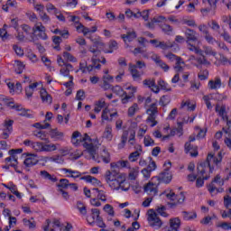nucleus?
I'll use <instances>...</instances> for the list:
<instances>
[{
	"instance_id": "nucleus-63",
	"label": "nucleus",
	"mask_w": 231,
	"mask_h": 231,
	"mask_svg": "<svg viewBox=\"0 0 231 231\" xmlns=\"http://www.w3.org/2000/svg\"><path fill=\"white\" fill-rule=\"evenodd\" d=\"M39 15H40V18L42 21V23H44V24H48V23H50V21H51V19L50 18L48 14H46L45 12L40 13Z\"/></svg>"
},
{
	"instance_id": "nucleus-24",
	"label": "nucleus",
	"mask_w": 231,
	"mask_h": 231,
	"mask_svg": "<svg viewBox=\"0 0 231 231\" xmlns=\"http://www.w3.org/2000/svg\"><path fill=\"white\" fill-rule=\"evenodd\" d=\"M197 171H198V177L196 180V187L198 189H200V187H203V162H199L197 165Z\"/></svg>"
},
{
	"instance_id": "nucleus-1",
	"label": "nucleus",
	"mask_w": 231,
	"mask_h": 231,
	"mask_svg": "<svg viewBox=\"0 0 231 231\" xmlns=\"http://www.w3.org/2000/svg\"><path fill=\"white\" fill-rule=\"evenodd\" d=\"M128 143L129 147H134V152H131L128 156L130 162H134L140 158L142 154V145L136 143V131L133 128H128L127 130L123 131L121 135L120 143L117 144V149H124Z\"/></svg>"
},
{
	"instance_id": "nucleus-25",
	"label": "nucleus",
	"mask_w": 231,
	"mask_h": 231,
	"mask_svg": "<svg viewBox=\"0 0 231 231\" xmlns=\"http://www.w3.org/2000/svg\"><path fill=\"white\" fill-rule=\"evenodd\" d=\"M225 3V0H203V4L205 5L206 8L203 9V12H210V10H216L217 3Z\"/></svg>"
},
{
	"instance_id": "nucleus-29",
	"label": "nucleus",
	"mask_w": 231,
	"mask_h": 231,
	"mask_svg": "<svg viewBox=\"0 0 231 231\" xmlns=\"http://www.w3.org/2000/svg\"><path fill=\"white\" fill-rule=\"evenodd\" d=\"M61 171L64 174H66L67 178H73L74 180H77V178H80V176H82V173L79 171L67 168H63Z\"/></svg>"
},
{
	"instance_id": "nucleus-35",
	"label": "nucleus",
	"mask_w": 231,
	"mask_h": 231,
	"mask_svg": "<svg viewBox=\"0 0 231 231\" xmlns=\"http://www.w3.org/2000/svg\"><path fill=\"white\" fill-rule=\"evenodd\" d=\"M40 176L42 178V180H48L49 181H51L52 183H57L58 180L55 175L50 174L47 171L43 170L40 171Z\"/></svg>"
},
{
	"instance_id": "nucleus-58",
	"label": "nucleus",
	"mask_w": 231,
	"mask_h": 231,
	"mask_svg": "<svg viewBox=\"0 0 231 231\" xmlns=\"http://www.w3.org/2000/svg\"><path fill=\"white\" fill-rule=\"evenodd\" d=\"M77 208L80 212V214H82L83 216H86L88 214V209L86 208V206L84 205V203L79 201L77 203Z\"/></svg>"
},
{
	"instance_id": "nucleus-19",
	"label": "nucleus",
	"mask_w": 231,
	"mask_h": 231,
	"mask_svg": "<svg viewBox=\"0 0 231 231\" xmlns=\"http://www.w3.org/2000/svg\"><path fill=\"white\" fill-rule=\"evenodd\" d=\"M143 190L149 196H156V194H158V185L152 181H149L144 185Z\"/></svg>"
},
{
	"instance_id": "nucleus-26",
	"label": "nucleus",
	"mask_w": 231,
	"mask_h": 231,
	"mask_svg": "<svg viewBox=\"0 0 231 231\" xmlns=\"http://www.w3.org/2000/svg\"><path fill=\"white\" fill-rule=\"evenodd\" d=\"M50 136L54 142H62L64 140V133L54 128L50 131Z\"/></svg>"
},
{
	"instance_id": "nucleus-2",
	"label": "nucleus",
	"mask_w": 231,
	"mask_h": 231,
	"mask_svg": "<svg viewBox=\"0 0 231 231\" xmlns=\"http://www.w3.org/2000/svg\"><path fill=\"white\" fill-rule=\"evenodd\" d=\"M185 33L189 46L188 50L196 53V56H190V60H192L193 66H196V68L201 69L203 68V51L195 44H192V42H198L199 35L196 33V32H194V30L191 29H186Z\"/></svg>"
},
{
	"instance_id": "nucleus-6",
	"label": "nucleus",
	"mask_w": 231,
	"mask_h": 231,
	"mask_svg": "<svg viewBox=\"0 0 231 231\" xmlns=\"http://www.w3.org/2000/svg\"><path fill=\"white\" fill-rule=\"evenodd\" d=\"M101 143L98 138H93L89 137L88 140L85 141L83 143V147L88 151V154L91 156L92 160L97 162V163H100V160L96 158L97 155V149L100 147Z\"/></svg>"
},
{
	"instance_id": "nucleus-45",
	"label": "nucleus",
	"mask_w": 231,
	"mask_h": 231,
	"mask_svg": "<svg viewBox=\"0 0 231 231\" xmlns=\"http://www.w3.org/2000/svg\"><path fill=\"white\" fill-rule=\"evenodd\" d=\"M32 136H35L36 138H39V140L46 142V136H48V133L42 130H36L32 132Z\"/></svg>"
},
{
	"instance_id": "nucleus-56",
	"label": "nucleus",
	"mask_w": 231,
	"mask_h": 231,
	"mask_svg": "<svg viewBox=\"0 0 231 231\" xmlns=\"http://www.w3.org/2000/svg\"><path fill=\"white\" fill-rule=\"evenodd\" d=\"M173 46H174V43L159 42L158 45H155V48H161V50H168V48H172Z\"/></svg>"
},
{
	"instance_id": "nucleus-4",
	"label": "nucleus",
	"mask_w": 231,
	"mask_h": 231,
	"mask_svg": "<svg viewBox=\"0 0 231 231\" xmlns=\"http://www.w3.org/2000/svg\"><path fill=\"white\" fill-rule=\"evenodd\" d=\"M223 162V154L220 152L217 153V157H216V153L211 152L208 154L206 162H204V170L203 173L206 174V171H208V175H204L203 180H208L210 178V174L214 172V165H219Z\"/></svg>"
},
{
	"instance_id": "nucleus-49",
	"label": "nucleus",
	"mask_w": 231,
	"mask_h": 231,
	"mask_svg": "<svg viewBox=\"0 0 231 231\" xmlns=\"http://www.w3.org/2000/svg\"><path fill=\"white\" fill-rule=\"evenodd\" d=\"M144 147H154V139L151 135H145L143 138Z\"/></svg>"
},
{
	"instance_id": "nucleus-61",
	"label": "nucleus",
	"mask_w": 231,
	"mask_h": 231,
	"mask_svg": "<svg viewBox=\"0 0 231 231\" xmlns=\"http://www.w3.org/2000/svg\"><path fill=\"white\" fill-rule=\"evenodd\" d=\"M204 38L207 41V42H208V44H214L216 39H214V37L211 36L210 32H208V31H204Z\"/></svg>"
},
{
	"instance_id": "nucleus-64",
	"label": "nucleus",
	"mask_w": 231,
	"mask_h": 231,
	"mask_svg": "<svg viewBox=\"0 0 231 231\" xmlns=\"http://www.w3.org/2000/svg\"><path fill=\"white\" fill-rule=\"evenodd\" d=\"M224 207L227 209H231V197L229 195L224 197Z\"/></svg>"
},
{
	"instance_id": "nucleus-3",
	"label": "nucleus",
	"mask_w": 231,
	"mask_h": 231,
	"mask_svg": "<svg viewBox=\"0 0 231 231\" xmlns=\"http://www.w3.org/2000/svg\"><path fill=\"white\" fill-rule=\"evenodd\" d=\"M25 147H31L36 152H54L60 146V143H46L42 142H33L30 139L23 141Z\"/></svg>"
},
{
	"instance_id": "nucleus-36",
	"label": "nucleus",
	"mask_w": 231,
	"mask_h": 231,
	"mask_svg": "<svg viewBox=\"0 0 231 231\" xmlns=\"http://www.w3.org/2000/svg\"><path fill=\"white\" fill-rule=\"evenodd\" d=\"M38 86L39 82H34L25 88V96L27 97V98H32V97H33V92L35 91V89H37Z\"/></svg>"
},
{
	"instance_id": "nucleus-38",
	"label": "nucleus",
	"mask_w": 231,
	"mask_h": 231,
	"mask_svg": "<svg viewBox=\"0 0 231 231\" xmlns=\"http://www.w3.org/2000/svg\"><path fill=\"white\" fill-rule=\"evenodd\" d=\"M103 138L107 142H111L113 140V127L111 125H106L105 131L103 133Z\"/></svg>"
},
{
	"instance_id": "nucleus-15",
	"label": "nucleus",
	"mask_w": 231,
	"mask_h": 231,
	"mask_svg": "<svg viewBox=\"0 0 231 231\" xmlns=\"http://www.w3.org/2000/svg\"><path fill=\"white\" fill-rule=\"evenodd\" d=\"M88 140H89V135H88V134H85L84 136H82L78 131H76L72 134L71 143L79 146L82 143V142L86 143Z\"/></svg>"
},
{
	"instance_id": "nucleus-43",
	"label": "nucleus",
	"mask_w": 231,
	"mask_h": 231,
	"mask_svg": "<svg viewBox=\"0 0 231 231\" xmlns=\"http://www.w3.org/2000/svg\"><path fill=\"white\" fill-rule=\"evenodd\" d=\"M185 61H183V60L181 59H177V61L174 66L175 71H177V73H181L182 71H185Z\"/></svg>"
},
{
	"instance_id": "nucleus-8",
	"label": "nucleus",
	"mask_w": 231,
	"mask_h": 231,
	"mask_svg": "<svg viewBox=\"0 0 231 231\" xmlns=\"http://www.w3.org/2000/svg\"><path fill=\"white\" fill-rule=\"evenodd\" d=\"M223 185H225V180L221 179L220 175H217L211 183L208 186V190L211 193V196H214V194H219L224 192L225 189L223 188L217 187H223Z\"/></svg>"
},
{
	"instance_id": "nucleus-53",
	"label": "nucleus",
	"mask_w": 231,
	"mask_h": 231,
	"mask_svg": "<svg viewBox=\"0 0 231 231\" xmlns=\"http://www.w3.org/2000/svg\"><path fill=\"white\" fill-rule=\"evenodd\" d=\"M18 115L19 116H25V118H33V114H32V110L26 108H23Z\"/></svg>"
},
{
	"instance_id": "nucleus-62",
	"label": "nucleus",
	"mask_w": 231,
	"mask_h": 231,
	"mask_svg": "<svg viewBox=\"0 0 231 231\" xmlns=\"http://www.w3.org/2000/svg\"><path fill=\"white\" fill-rule=\"evenodd\" d=\"M204 53L208 57H216V55H217V52L212 50L211 47H204Z\"/></svg>"
},
{
	"instance_id": "nucleus-23",
	"label": "nucleus",
	"mask_w": 231,
	"mask_h": 231,
	"mask_svg": "<svg viewBox=\"0 0 231 231\" xmlns=\"http://www.w3.org/2000/svg\"><path fill=\"white\" fill-rule=\"evenodd\" d=\"M98 217H100V209L92 208L91 213L87 217V221L88 225H91L93 226V225H95V222L97 219H98Z\"/></svg>"
},
{
	"instance_id": "nucleus-50",
	"label": "nucleus",
	"mask_w": 231,
	"mask_h": 231,
	"mask_svg": "<svg viewBox=\"0 0 231 231\" xmlns=\"http://www.w3.org/2000/svg\"><path fill=\"white\" fill-rule=\"evenodd\" d=\"M182 216L185 219V221H192V219H196V217H198V215L194 212H187L184 211L182 213Z\"/></svg>"
},
{
	"instance_id": "nucleus-59",
	"label": "nucleus",
	"mask_w": 231,
	"mask_h": 231,
	"mask_svg": "<svg viewBox=\"0 0 231 231\" xmlns=\"http://www.w3.org/2000/svg\"><path fill=\"white\" fill-rule=\"evenodd\" d=\"M170 103L171 97H169V96H162L159 101L160 106H162L163 107H165V106H169Z\"/></svg>"
},
{
	"instance_id": "nucleus-11",
	"label": "nucleus",
	"mask_w": 231,
	"mask_h": 231,
	"mask_svg": "<svg viewBox=\"0 0 231 231\" xmlns=\"http://www.w3.org/2000/svg\"><path fill=\"white\" fill-rule=\"evenodd\" d=\"M118 116V112L116 110L113 111L109 109L108 106H106L102 110L101 120L102 122H113V118H116Z\"/></svg>"
},
{
	"instance_id": "nucleus-21",
	"label": "nucleus",
	"mask_w": 231,
	"mask_h": 231,
	"mask_svg": "<svg viewBox=\"0 0 231 231\" xmlns=\"http://www.w3.org/2000/svg\"><path fill=\"white\" fill-rule=\"evenodd\" d=\"M184 152L186 154H190V156H192V158H196V156H198V147L192 145V143L190 142H186L184 144Z\"/></svg>"
},
{
	"instance_id": "nucleus-34",
	"label": "nucleus",
	"mask_w": 231,
	"mask_h": 231,
	"mask_svg": "<svg viewBox=\"0 0 231 231\" xmlns=\"http://www.w3.org/2000/svg\"><path fill=\"white\" fill-rule=\"evenodd\" d=\"M215 111L218 114L219 116H221L222 120H225L228 116L226 114V106L225 105L219 106V104H217Z\"/></svg>"
},
{
	"instance_id": "nucleus-40",
	"label": "nucleus",
	"mask_w": 231,
	"mask_h": 231,
	"mask_svg": "<svg viewBox=\"0 0 231 231\" xmlns=\"http://www.w3.org/2000/svg\"><path fill=\"white\" fill-rule=\"evenodd\" d=\"M92 192H97V198L99 199V201H102L103 203L107 201V194H106V191L95 188L92 189Z\"/></svg>"
},
{
	"instance_id": "nucleus-55",
	"label": "nucleus",
	"mask_w": 231,
	"mask_h": 231,
	"mask_svg": "<svg viewBox=\"0 0 231 231\" xmlns=\"http://www.w3.org/2000/svg\"><path fill=\"white\" fill-rule=\"evenodd\" d=\"M146 122L150 127H154L158 125V121H156V116H149L146 119Z\"/></svg>"
},
{
	"instance_id": "nucleus-27",
	"label": "nucleus",
	"mask_w": 231,
	"mask_h": 231,
	"mask_svg": "<svg viewBox=\"0 0 231 231\" xmlns=\"http://www.w3.org/2000/svg\"><path fill=\"white\" fill-rule=\"evenodd\" d=\"M107 107V104L106 103L105 98H100L94 103V113H100L102 109H106Z\"/></svg>"
},
{
	"instance_id": "nucleus-57",
	"label": "nucleus",
	"mask_w": 231,
	"mask_h": 231,
	"mask_svg": "<svg viewBox=\"0 0 231 231\" xmlns=\"http://www.w3.org/2000/svg\"><path fill=\"white\" fill-rule=\"evenodd\" d=\"M9 190L12 192V194H14V196H16V198H19V199H21V193L19 191H17V186L16 185L10 182Z\"/></svg>"
},
{
	"instance_id": "nucleus-31",
	"label": "nucleus",
	"mask_w": 231,
	"mask_h": 231,
	"mask_svg": "<svg viewBox=\"0 0 231 231\" xmlns=\"http://www.w3.org/2000/svg\"><path fill=\"white\" fill-rule=\"evenodd\" d=\"M129 71L133 77L134 80H140L142 78V73L138 71V69H136V65L133 63H129Z\"/></svg>"
},
{
	"instance_id": "nucleus-47",
	"label": "nucleus",
	"mask_w": 231,
	"mask_h": 231,
	"mask_svg": "<svg viewBox=\"0 0 231 231\" xmlns=\"http://www.w3.org/2000/svg\"><path fill=\"white\" fill-rule=\"evenodd\" d=\"M52 33L55 35H60L63 39H69V30H60V29H55L52 31Z\"/></svg>"
},
{
	"instance_id": "nucleus-20",
	"label": "nucleus",
	"mask_w": 231,
	"mask_h": 231,
	"mask_svg": "<svg viewBox=\"0 0 231 231\" xmlns=\"http://www.w3.org/2000/svg\"><path fill=\"white\" fill-rule=\"evenodd\" d=\"M151 59H152V60H153V62H155L156 66L161 68V69H163V71H169V69H171L169 65H167V63L163 62V60H162V58L160 56H158L157 54H152L151 56Z\"/></svg>"
},
{
	"instance_id": "nucleus-18",
	"label": "nucleus",
	"mask_w": 231,
	"mask_h": 231,
	"mask_svg": "<svg viewBox=\"0 0 231 231\" xmlns=\"http://www.w3.org/2000/svg\"><path fill=\"white\" fill-rule=\"evenodd\" d=\"M21 152H23V149H12L9 151V157L6 158V162L10 163V162H12V165H17L18 162V158H17V154H21Z\"/></svg>"
},
{
	"instance_id": "nucleus-48",
	"label": "nucleus",
	"mask_w": 231,
	"mask_h": 231,
	"mask_svg": "<svg viewBox=\"0 0 231 231\" xmlns=\"http://www.w3.org/2000/svg\"><path fill=\"white\" fill-rule=\"evenodd\" d=\"M116 50H118V42L112 40L108 43V50L106 51V53H113V51H116Z\"/></svg>"
},
{
	"instance_id": "nucleus-30",
	"label": "nucleus",
	"mask_w": 231,
	"mask_h": 231,
	"mask_svg": "<svg viewBox=\"0 0 231 231\" xmlns=\"http://www.w3.org/2000/svg\"><path fill=\"white\" fill-rule=\"evenodd\" d=\"M172 180V174H171V171H163L158 176V180L160 183H171Z\"/></svg>"
},
{
	"instance_id": "nucleus-41",
	"label": "nucleus",
	"mask_w": 231,
	"mask_h": 231,
	"mask_svg": "<svg viewBox=\"0 0 231 231\" xmlns=\"http://www.w3.org/2000/svg\"><path fill=\"white\" fill-rule=\"evenodd\" d=\"M146 113L149 116L158 115V103L148 105V106H146Z\"/></svg>"
},
{
	"instance_id": "nucleus-22",
	"label": "nucleus",
	"mask_w": 231,
	"mask_h": 231,
	"mask_svg": "<svg viewBox=\"0 0 231 231\" xmlns=\"http://www.w3.org/2000/svg\"><path fill=\"white\" fill-rule=\"evenodd\" d=\"M39 163V159H37V154H28L23 162L25 167L30 168L37 165Z\"/></svg>"
},
{
	"instance_id": "nucleus-16",
	"label": "nucleus",
	"mask_w": 231,
	"mask_h": 231,
	"mask_svg": "<svg viewBox=\"0 0 231 231\" xmlns=\"http://www.w3.org/2000/svg\"><path fill=\"white\" fill-rule=\"evenodd\" d=\"M76 30L79 32V33H83L85 37H91L89 33H96V32L98 30V27L93 26L91 29L84 26L82 23H79V25H76Z\"/></svg>"
},
{
	"instance_id": "nucleus-17",
	"label": "nucleus",
	"mask_w": 231,
	"mask_h": 231,
	"mask_svg": "<svg viewBox=\"0 0 231 231\" xmlns=\"http://www.w3.org/2000/svg\"><path fill=\"white\" fill-rule=\"evenodd\" d=\"M181 225V220L179 217L171 218L169 225L164 226L163 231H178Z\"/></svg>"
},
{
	"instance_id": "nucleus-10",
	"label": "nucleus",
	"mask_w": 231,
	"mask_h": 231,
	"mask_svg": "<svg viewBox=\"0 0 231 231\" xmlns=\"http://www.w3.org/2000/svg\"><path fill=\"white\" fill-rule=\"evenodd\" d=\"M162 196H165L167 199L172 201V205L181 204L183 203V201H185V195H183V193L176 195L174 192L170 190V192L165 191L164 193H162Z\"/></svg>"
},
{
	"instance_id": "nucleus-14",
	"label": "nucleus",
	"mask_w": 231,
	"mask_h": 231,
	"mask_svg": "<svg viewBox=\"0 0 231 231\" xmlns=\"http://www.w3.org/2000/svg\"><path fill=\"white\" fill-rule=\"evenodd\" d=\"M113 93L122 97V104H127L131 100V96L127 95V92L124 91L122 87L116 85L111 88Z\"/></svg>"
},
{
	"instance_id": "nucleus-60",
	"label": "nucleus",
	"mask_w": 231,
	"mask_h": 231,
	"mask_svg": "<svg viewBox=\"0 0 231 231\" xmlns=\"http://www.w3.org/2000/svg\"><path fill=\"white\" fill-rule=\"evenodd\" d=\"M58 187L59 189H68V187H69V180L68 179L60 180Z\"/></svg>"
},
{
	"instance_id": "nucleus-52",
	"label": "nucleus",
	"mask_w": 231,
	"mask_h": 231,
	"mask_svg": "<svg viewBox=\"0 0 231 231\" xmlns=\"http://www.w3.org/2000/svg\"><path fill=\"white\" fill-rule=\"evenodd\" d=\"M100 158L104 163H109V162H111V155H109V152H107V150L102 151Z\"/></svg>"
},
{
	"instance_id": "nucleus-5",
	"label": "nucleus",
	"mask_w": 231,
	"mask_h": 231,
	"mask_svg": "<svg viewBox=\"0 0 231 231\" xmlns=\"http://www.w3.org/2000/svg\"><path fill=\"white\" fill-rule=\"evenodd\" d=\"M89 51L94 55L91 60L92 64L88 66L86 61L80 62L79 69L82 73H91L94 69H100V68H102V65H100V59H97V57L100 55V51L90 47Z\"/></svg>"
},
{
	"instance_id": "nucleus-39",
	"label": "nucleus",
	"mask_w": 231,
	"mask_h": 231,
	"mask_svg": "<svg viewBox=\"0 0 231 231\" xmlns=\"http://www.w3.org/2000/svg\"><path fill=\"white\" fill-rule=\"evenodd\" d=\"M121 38L125 42H133V40L136 39V32H127L126 34H122Z\"/></svg>"
},
{
	"instance_id": "nucleus-32",
	"label": "nucleus",
	"mask_w": 231,
	"mask_h": 231,
	"mask_svg": "<svg viewBox=\"0 0 231 231\" xmlns=\"http://www.w3.org/2000/svg\"><path fill=\"white\" fill-rule=\"evenodd\" d=\"M118 176H124V173H118L116 171H107L105 175V180L106 183H111V181L118 179Z\"/></svg>"
},
{
	"instance_id": "nucleus-44",
	"label": "nucleus",
	"mask_w": 231,
	"mask_h": 231,
	"mask_svg": "<svg viewBox=\"0 0 231 231\" xmlns=\"http://www.w3.org/2000/svg\"><path fill=\"white\" fill-rule=\"evenodd\" d=\"M80 180L87 181V183H92V185H100V180L91 175L80 177Z\"/></svg>"
},
{
	"instance_id": "nucleus-42",
	"label": "nucleus",
	"mask_w": 231,
	"mask_h": 231,
	"mask_svg": "<svg viewBox=\"0 0 231 231\" xmlns=\"http://www.w3.org/2000/svg\"><path fill=\"white\" fill-rule=\"evenodd\" d=\"M180 109H186L187 111H194L196 109V104L190 103V100L182 101L180 104Z\"/></svg>"
},
{
	"instance_id": "nucleus-54",
	"label": "nucleus",
	"mask_w": 231,
	"mask_h": 231,
	"mask_svg": "<svg viewBox=\"0 0 231 231\" xmlns=\"http://www.w3.org/2000/svg\"><path fill=\"white\" fill-rule=\"evenodd\" d=\"M139 109L140 107L138 106V104L134 103L132 106L128 108V116H134Z\"/></svg>"
},
{
	"instance_id": "nucleus-46",
	"label": "nucleus",
	"mask_w": 231,
	"mask_h": 231,
	"mask_svg": "<svg viewBox=\"0 0 231 231\" xmlns=\"http://www.w3.org/2000/svg\"><path fill=\"white\" fill-rule=\"evenodd\" d=\"M54 15H55L56 19H58V21H60V23H66L65 15H69V13H68L66 11L61 12L60 10H58Z\"/></svg>"
},
{
	"instance_id": "nucleus-13",
	"label": "nucleus",
	"mask_w": 231,
	"mask_h": 231,
	"mask_svg": "<svg viewBox=\"0 0 231 231\" xmlns=\"http://www.w3.org/2000/svg\"><path fill=\"white\" fill-rule=\"evenodd\" d=\"M32 32L33 33L38 32L37 36L42 41H46L48 39V34H46V27H44L41 22H38L34 24L32 27Z\"/></svg>"
},
{
	"instance_id": "nucleus-9",
	"label": "nucleus",
	"mask_w": 231,
	"mask_h": 231,
	"mask_svg": "<svg viewBox=\"0 0 231 231\" xmlns=\"http://www.w3.org/2000/svg\"><path fill=\"white\" fill-rule=\"evenodd\" d=\"M147 221L152 226V228H154L155 230H159V228H162L163 226V222H162V219L158 217L155 211L153 209H149L147 212Z\"/></svg>"
},
{
	"instance_id": "nucleus-37",
	"label": "nucleus",
	"mask_w": 231,
	"mask_h": 231,
	"mask_svg": "<svg viewBox=\"0 0 231 231\" xmlns=\"http://www.w3.org/2000/svg\"><path fill=\"white\" fill-rule=\"evenodd\" d=\"M140 174V168L138 167H134V168H129V172H128V180L131 181H134Z\"/></svg>"
},
{
	"instance_id": "nucleus-7",
	"label": "nucleus",
	"mask_w": 231,
	"mask_h": 231,
	"mask_svg": "<svg viewBox=\"0 0 231 231\" xmlns=\"http://www.w3.org/2000/svg\"><path fill=\"white\" fill-rule=\"evenodd\" d=\"M107 185L112 190H121L122 192L129 190V184L125 182V174L117 176L116 180L108 182Z\"/></svg>"
},
{
	"instance_id": "nucleus-33",
	"label": "nucleus",
	"mask_w": 231,
	"mask_h": 231,
	"mask_svg": "<svg viewBox=\"0 0 231 231\" xmlns=\"http://www.w3.org/2000/svg\"><path fill=\"white\" fill-rule=\"evenodd\" d=\"M221 78L216 77L214 79H211L208 83V89H219L222 86Z\"/></svg>"
},
{
	"instance_id": "nucleus-28",
	"label": "nucleus",
	"mask_w": 231,
	"mask_h": 231,
	"mask_svg": "<svg viewBox=\"0 0 231 231\" xmlns=\"http://www.w3.org/2000/svg\"><path fill=\"white\" fill-rule=\"evenodd\" d=\"M40 97L43 104H51L53 102L51 95H50L45 88L40 90Z\"/></svg>"
},
{
	"instance_id": "nucleus-51",
	"label": "nucleus",
	"mask_w": 231,
	"mask_h": 231,
	"mask_svg": "<svg viewBox=\"0 0 231 231\" xmlns=\"http://www.w3.org/2000/svg\"><path fill=\"white\" fill-rule=\"evenodd\" d=\"M103 210L110 216V217H115V208L110 204H106L104 206Z\"/></svg>"
},
{
	"instance_id": "nucleus-12",
	"label": "nucleus",
	"mask_w": 231,
	"mask_h": 231,
	"mask_svg": "<svg viewBox=\"0 0 231 231\" xmlns=\"http://www.w3.org/2000/svg\"><path fill=\"white\" fill-rule=\"evenodd\" d=\"M14 120H5L3 126H2V138L3 140H7V138L10 137V134H12V132L14 131Z\"/></svg>"
}]
</instances>
